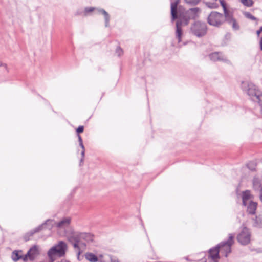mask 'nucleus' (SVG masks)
<instances>
[{"instance_id": "nucleus-11", "label": "nucleus", "mask_w": 262, "mask_h": 262, "mask_svg": "<svg viewBox=\"0 0 262 262\" xmlns=\"http://www.w3.org/2000/svg\"><path fill=\"white\" fill-rule=\"evenodd\" d=\"M219 252V249L217 247L210 249L208 257L209 262H218L220 258Z\"/></svg>"}, {"instance_id": "nucleus-24", "label": "nucleus", "mask_w": 262, "mask_h": 262, "mask_svg": "<svg viewBox=\"0 0 262 262\" xmlns=\"http://www.w3.org/2000/svg\"><path fill=\"white\" fill-rule=\"evenodd\" d=\"M176 35L178 42H180V27L179 26V21L176 23Z\"/></svg>"}, {"instance_id": "nucleus-12", "label": "nucleus", "mask_w": 262, "mask_h": 262, "mask_svg": "<svg viewBox=\"0 0 262 262\" xmlns=\"http://www.w3.org/2000/svg\"><path fill=\"white\" fill-rule=\"evenodd\" d=\"M52 222L53 221L52 220H47V221L43 224H42L41 225L36 227V228H35L34 229H33V230L31 231L30 232L27 233L25 236H24V239L26 241H27L28 240L30 239V236H32L34 233H36V232H39V231H40L43 227L45 225H47L48 224V222Z\"/></svg>"}, {"instance_id": "nucleus-15", "label": "nucleus", "mask_w": 262, "mask_h": 262, "mask_svg": "<svg viewBox=\"0 0 262 262\" xmlns=\"http://www.w3.org/2000/svg\"><path fill=\"white\" fill-rule=\"evenodd\" d=\"M247 212L250 214H254L257 208L256 202L250 201L247 204Z\"/></svg>"}, {"instance_id": "nucleus-27", "label": "nucleus", "mask_w": 262, "mask_h": 262, "mask_svg": "<svg viewBox=\"0 0 262 262\" xmlns=\"http://www.w3.org/2000/svg\"><path fill=\"white\" fill-rule=\"evenodd\" d=\"M254 189H257L260 187V183L257 179H254L253 181Z\"/></svg>"}, {"instance_id": "nucleus-38", "label": "nucleus", "mask_w": 262, "mask_h": 262, "mask_svg": "<svg viewBox=\"0 0 262 262\" xmlns=\"http://www.w3.org/2000/svg\"><path fill=\"white\" fill-rule=\"evenodd\" d=\"M260 49L262 50V37L261 38L260 40Z\"/></svg>"}, {"instance_id": "nucleus-2", "label": "nucleus", "mask_w": 262, "mask_h": 262, "mask_svg": "<svg viewBox=\"0 0 262 262\" xmlns=\"http://www.w3.org/2000/svg\"><path fill=\"white\" fill-rule=\"evenodd\" d=\"M90 235L86 233L73 232L68 236L69 241L73 244L75 249L79 250L80 246L85 245L82 240L89 241Z\"/></svg>"}, {"instance_id": "nucleus-3", "label": "nucleus", "mask_w": 262, "mask_h": 262, "mask_svg": "<svg viewBox=\"0 0 262 262\" xmlns=\"http://www.w3.org/2000/svg\"><path fill=\"white\" fill-rule=\"evenodd\" d=\"M226 20L225 15L216 11L212 12L208 16L207 22L212 26L220 27Z\"/></svg>"}, {"instance_id": "nucleus-1", "label": "nucleus", "mask_w": 262, "mask_h": 262, "mask_svg": "<svg viewBox=\"0 0 262 262\" xmlns=\"http://www.w3.org/2000/svg\"><path fill=\"white\" fill-rule=\"evenodd\" d=\"M242 88L253 101L262 105V93L254 84L249 81H244L242 83Z\"/></svg>"}, {"instance_id": "nucleus-26", "label": "nucleus", "mask_w": 262, "mask_h": 262, "mask_svg": "<svg viewBox=\"0 0 262 262\" xmlns=\"http://www.w3.org/2000/svg\"><path fill=\"white\" fill-rule=\"evenodd\" d=\"M247 166L251 171H254L255 170L256 165L253 162L248 163Z\"/></svg>"}, {"instance_id": "nucleus-19", "label": "nucleus", "mask_w": 262, "mask_h": 262, "mask_svg": "<svg viewBox=\"0 0 262 262\" xmlns=\"http://www.w3.org/2000/svg\"><path fill=\"white\" fill-rule=\"evenodd\" d=\"M112 256L108 254H100L98 256L99 262H110Z\"/></svg>"}, {"instance_id": "nucleus-13", "label": "nucleus", "mask_w": 262, "mask_h": 262, "mask_svg": "<svg viewBox=\"0 0 262 262\" xmlns=\"http://www.w3.org/2000/svg\"><path fill=\"white\" fill-rule=\"evenodd\" d=\"M179 3V0H177L175 2L171 3V15L172 23H173L176 19L178 18L177 14V7Z\"/></svg>"}, {"instance_id": "nucleus-20", "label": "nucleus", "mask_w": 262, "mask_h": 262, "mask_svg": "<svg viewBox=\"0 0 262 262\" xmlns=\"http://www.w3.org/2000/svg\"><path fill=\"white\" fill-rule=\"evenodd\" d=\"M85 257L86 260L90 262L98 261V257L96 256L92 253H87L85 254Z\"/></svg>"}, {"instance_id": "nucleus-10", "label": "nucleus", "mask_w": 262, "mask_h": 262, "mask_svg": "<svg viewBox=\"0 0 262 262\" xmlns=\"http://www.w3.org/2000/svg\"><path fill=\"white\" fill-rule=\"evenodd\" d=\"M39 254L38 247L34 245L29 250L26 254L24 255L23 260L26 261L28 258L31 260H33Z\"/></svg>"}, {"instance_id": "nucleus-7", "label": "nucleus", "mask_w": 262, "mask_h": 262, "mask_svg": "<svg viewBox=\"0 0 262 262\" xmlns=\"http://www.w3.org/2000/svg\"><path fill=\"white\" fill-rule=\"evenodd\" d=\"M234 235L230 234L227 241L222 242L216 246L219 252L225 257H227L228 254L231 252V247L234 244Z\"/></svg>"}, {"instance_id": "nucleus-21", "label": "nucleus", "mask_w": 262, "mask_h": 262, "mask_svg": "<svg viewBox=\"0 0 262 262\" xmlns=\"http://www.w3.org/2000/svg\"><path fill=\"white\" fill-rule=\"evenodd\" d=\"M21 253V251H14L13 252L11 257L13 261H17L19 259H22L23 260V256L24 255H22L20 254L19 253Z\"/></svg>"}, {"instance_id": "nucleus-39", "label": "nucleus", "mask_w": 262, "mask_h": 262, "mask_svg": "<svg viewBox=\"0 0 262 262\" xmlns=\"http://www.w3.org/2000/svg\"><path fill=\"white\" fill-rule=\"evenodd\" d=\"M80 251L79 250H78V255H79V254H80Z\"/></svg>"}, {"instance_id": "nucleus-37", "label": "nucleus", "mask_w": 262, "mask_h": 262, "mask_svg": "<svg viewBox=\"0 0 262 262\" xmlns=\"http://www.w3.org/2000/svg\"><path fill=\"white\" fill-rule=\"evenodd\" d=\"M0 66L4 67L5 69H7V65L6 64H1Z\"/></svg>"}, {"instance_id": "nucleus-30", "label": "nucleus", "mask_w": 262, "mask_h": 262, "mask_svg": "<svg viewBox=\"0 0 262 262\" xmlns=\"http://www.w3.org/2000/svg\"><path fill=\"white\" fill-rule=\"evenodd\" d=\"M116 53L117 54L118 56H120L123 54V52L122 49H121L120 47H118L116 49Z\"/></svg>"}, {"instance_id": "nucleus-23", "label": "nucleus", "mask_w": 262, "mask_h": 262, "mask_svg": "<svg viewBox=\"0 0 262 262\" xmlns=\"http://www.w3.org/2000/svg\"><path fill=\"white\" fill-rule=\"evenodd\" d=\"M255 223L257 227L262 228V214L256 217Z\"/></svg>"}, {"instance_id": "nucleus-35", "label": "nucleus", "mask_w": 262, "mask_h": 262, "mask_svg": "<svg viewBox=\"0 0 262 262\" xmlns=\"http://www.w3.org/2000/svg\"><path fill=\"white\" fill-rule=\"evenodd\" d=\"M262 31V27H261L259 29V30H257V32H256V34L258 36H259L260 33Z\"/></svg>"}, {"instance_id": "nucleus-14", "label": "nucleus", "mask_w": 262, "mask_h": 262, "mask_svg": "<svg viewBox=\"0 0 262 262\" xmlns=\"http://www.w3.org/2000/svg\"><path fill=\"white\" fill-rule=\"evenodd\" d=\"M210 59L213 61H227L226 57L220 52H214L209 55Z\"/></svg>"}, {"instance_id": "nucleus-34", "label": "nucleus", "mask_w": 262, "mask_h": 262, "mask_svg": "<svg viewBox=\"0 0 262 262\" xmlns=\"http://www.w3.org/2000/svg\"><path fill=\"white\" fill-rule=\"evenodd\" d=\"M110 262H120L118 258L116 257H113L112 256L111 257V260Z\"/></svg>"}, {"instance_id": "nucleus-40", "label": "nucleus", "mask_w": 262, "mask_h": 262, "mask_svg": "<svg viewBox=\"0 0 262 262\" xmlns=\"http://www.w3.org/2000/svg\"><path fill=\"white\" fill-rule=\"evenodd\" d=\"M215 1H216L217 0H214Z\"/></svg>"}, {"instance_id": "nucleus-32", "label": "nucleus", "mask_w": 262, "mask_h": 262, "mask_svg": "<svg viewBox=\"0 0 262 262\" xmlns=\"http://www.w3.org/2000/svg\"><path fill=\"white\" fill-rule=\"evenodd\" d=\"M82 151L81 153V159L80 160V163H82L84 161V154H85V148H84V146H83V148H82Z\"/></svg>"}, {"instance_id": "nucleus-28", "label": "nucleus", "mask_w": 262, "mask_h": 262, "mask_svg": "<svg viewBox=\"0 0 262 262\" xmlns=\"http://www.w3.org/2000/svg\"><path fill=\"white\" fill-rule=\"evenodd\" d=\"M186 3L193 5H197L201 0H184Z\"/></svg>"}, {"instance_id": "nucleus-8", "label": "nucleus", "mask_w": 262, "mask_h": 262, "mask_svg": "<svg viewBox=\"0 0 262 262\" xmlns=\"http://www.w3.org/2000/svg\"><path fill=\"white\" fill-rule=\"evenodd\" d=\"M238 241L242 245H247L250 242V234L247 228H243L242 232L237 236Z\"/></svg>"}, {"instance_id": "nucleus-16", "label": "nucleus", "mask_w": 262, "mask_h": 262, "mask_svg": "<svg viewBox=\"0 0 262 262\" xmlns=\"http://www.w3.org/2000/svg\"><path fill=\"white\" fill-rule=\"evenodd\" d=\"M71 223L70 217H65L59 221L58 223H56V226L59 228H64L67 227Z\"/></svg>"}, {"instance_id": "nucleus-29", "label": "nucleus", "mask_w": 262, "mask_h": 262, "mask_svg": "<svg viewBox=\"0 0 262 262\" xmlns=\"http://www.w3.org/2000/svg\"><path fill=\"white\" fill-rule=\"evenodd\" d=\"M245 16L249 18V19H250L251 20H256V18L254 16H253L251 13H250L249 12H246L244 14Z\"/></svg>"}, {"instance_id": "nucleus-36", "label": "nucleus", "mask_w": 262, "mask_h": 262, "mask_svg": "<svg viewBox=\"0 0 262 262\" xmlns=\"http://www.w3.org/2000/svg\"><path fill=\"white\" fill-rule=\"evenodd\" d=\"M259 198H260V201L262 202V188H261L260 189Z\"/></svg>"}, {"instance_id": "nucleus-9", "label": "nucleus", "mask_w": 262, "mask_h": 262, "mask_svg": "<svg viewBox=\"0 0 262 262\" xmlns=\"http://www.w3.org/2000/svg\"><path fill=\"white\" fill-rule=\"evenodd\" d=\"M96 10L98 13L102 14L104 15L105 18V26L107 27L109 25L110 21V15L108 13L103 9H96L95 7H86L84 9V12L85 14L87 13L91 12L94 10Z\"/></svg>"}, {"instance_id": "nucleus-4", "label": "nucleus", "mask_w": 262, "mask_h": 262, "mask_svg": "<svg viewBox=\"0 0 262 262\" xmlns=\"http://www.w3.org/2000/svg\"><path fill=\"white\" fill-rule=\"evenodd\" d=\"M67 249V245L63 241H60L58 244L52 247L48 252L49 257L54 258L55 255L62 256Z\"/></svg>"}, {"instance_id": "nucleus-17", "label": "nucleus", "mask_w": 262, "mask_h": 262, "mask_svg": "<svg viewBox=\"0 0 262 262\" xmlns=\"http://www.w3.org/2000/svg\"><path fill=\"white\" fill-rule=\"evenodd\" d=\"M228 16H229V18L228 17H226V21L232 25V28L234 30H238L239 29V26L235 19L233 18L232 15L230 14Z\"/></svg>"}, {"instance_id": "nucleus-18", "label": "nucleus", "mask_w": 262, "mask_h": 262, "mask_svg": "<svg viewBox=\"0 0 262 262\" xmlns=\"http://www.w3.org/2000/svg\"><path fill=\"white\" fill-rule=\"evenodd\" d=\"M251 195L249 191L246 190L243 192L242 195L243 204L244 206H246L247 204L251 201Z\"/></svg>"}, {"instance_id": "nucleus-6", "label": "nucleus", "mask_w": 262, "mask_h": 262, "mask_svg": "<svg viewBox=\"0 0 262 262\" xmlns=\"http://www.w3.org/2000/svg\"><path fill=\"white\" fill-rule=\"evenodd\" d=\"M191 31L194 35L198 37L204 36L207 33V25L204 22L196 21L192 25Z\"/></svg>"}, {"instance_id": "nucleus-31", "label": "nucleus", "mask_w": 262, "mask_h": 262, "mask_svg": "<svg viewBox=\"0 0 262 262\" xmlns=\"http://www.w3.org/2000/svg\"><path fill=\"white\" fill-rule=\"evenodd\" d=\"M78 141L79 142L80 146L81 147V148H83L84 145L82 143V140L81 137L79 135H78Z\"/></svg>"}, {"instance_id": "nucleus-25", "label": "nucleus", "mask_w": 262, "mask_h": 262, "mask_svg": "<svg viewBox=\"0 0 262 262\" xmlns=\"http://www.w3.org/2000/svg\"><path fill=\"white\" fill-rule=\"evenodd\" d=\"M241 3L245 6L251 7L253 4L252 0H241Z\"/></svg>"}, {"instance_id": "nucleus-22", "label": "nucleus", "mask_w": 262, "mask_h": 262, "mask_svg": "<svg viewBox=\"0 0 262 262\" xmlns=\"http://www.w3.org/2000/svg\"><path fill=\"white\" fill-rule=\"evenodd\" d=\"M220 3L222 6L224 10V15H225L226 17H228L229 18L228 15L230 14V12L227 10L226 6V3L224 0H220Z\"/></svg>"}, {"instance_id": "nucleus-33", "label": "nucleus", "mask_w": 262, "mask_h": 262, "mask_svg": "<svg viewBox=\"0 0 262 262\" xmlns=\"http://www.w3.org/2000/svg\"><path fill=\"white\" fill-rule=\"evenodd\" d=\"M83 130H84V127L83 126H79L76 131L77 132L78 134H79V133H81L83 132Z\"/></svg>"}, {"instance_id": "nucleus-5", "label": "nucleus", "mask_w": 262, "mask_h": 262, "mask_svg": "<svg viewBox=\"0 0 262 262\" xmlns=\"http://www.w3.org/2000/svg\"><path fill=\"white\" fill-rule=\"evenodd\" d=\"M199 11L198 8H191L186 11L182 10L181 9V26L187 25L190 19H194L198 17V13Z\"/></svg>"}]
</instances>
